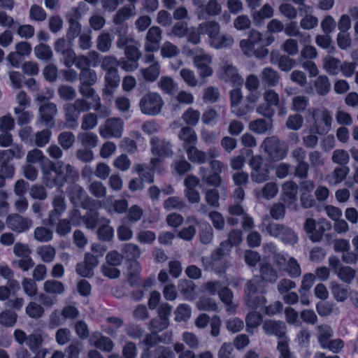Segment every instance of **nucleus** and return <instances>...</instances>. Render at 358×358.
Returning <instances> with one entry per match:
<instances>
[{
	"label": "nucleus",
	"instance_id": "45",
	"mask_svg": "<svg viewBox=\"0 0 358 358\" xmlns=\"http://www.w3.org/2000/svg\"><path fill=\"white\" fill-rule=\"evenodd\" d=\"M199 238L203 244H209L213 238V230L211 225L205 222L199 224Z\"/></svg>",
	"mask_w": 358,
	"mask_h": 358
},
{
	"label": "nucleus",
	"instance_id": "53",
	"mask_svg": "<svg viewBox=\"0 0 358 358\" xmlns=\"http://www.w3.org/2000/svg\"><path fill=\"white\" fill-rule=\"evenodd\" d=\"M78 138L79 141H80L82 145L85 148H94L97 145L98 136L94 133H80L78 134Z\"/></svg>",
	"mask_w": 358,
	"mask_h": 358
},
{
	"label": "nucleus",
	"instance_id": "29",
	"mask_svg": "<svg viewBox=\"0 0 358 358\" xmlns=\"http://www.w3.org/2000/svg\"><path fill=\"white\" fill-rule=\"evenodd\" d=\"M178 138L183 141L185 150L192 145H196L197 142L196 134L190 127H182L178 134Z\"/></svg>",
	"mask_w": 358,
	"mask_h": 358
},
{
	"label": "nucleus",
	"instance_id": "34",
	"mask_svg": "<svg viewBox=\"0 0 358 358\" xmlns=\"http://www.w3.org/2000/svg\"><path fill=\"white\" fill-rule=\"evenodd\" d=\"M34 54L36 58L46 62L50 61L53 57L50 46L43 43L34 47Z\"/></svg>",
	"mask_w": 358,
	"mask_h": 358
},
{
	"label": "nucleus",
	"instance_id": "15",
	"mask_svg": "<svg viewBox=\"0 0 358 358\" xmlns=\"http://www.w3.org/2000/svg\"><path fill=\"white\" fill-rule=\"evenodd\" d=\"M7 226L14 231L21 233L29 230L32 226V221L18 214L8 215L6 219Z\"/></svg>",
	"mask_w": 358,
	"mask_h": 358
},
{
	"label": "nucleus",
	"instance_id": "60",
	"mask_svg": "<svg viewBox=\"0 0 358 358\" xmlns=\"http://www.w3.org/2000/svg\"><path fill=\"white\" fill-rule=\"evenodd\" d=\"M44 290L49 294H61L64 292V285L55 280H48L44 282Z\"/></svg>",
	"mask_w": 358,
	"mask_h": 358
},
{
	"label": "nucleus",
	"instance_id": "43",
	"mask_svg": "<svg viewBox=\"0 0 358 358\" xmlns=\"http://www.w3.org/2000/svg\"><path fill=\"white\" fill-rule=\"evenodd\" d=\"M141 71L146 81L154 82L159 76L160 65L158 62H154L149 67L141 69Z\"/></svg>",
	"mask_w": 358,
	"mask_h": 358
},
{
	"label": "nucleus",
	"instance_id": "44",
	"mask_svg": "<svg viewBox=\"0 0 358 358\" xmlns=\"http://www.w3.org/2000/svg\"><path fill=\"white\" fill-rule=\"evenodd\" d=\"M261 278L263 281L274 283L278 278V273L270 264H265L260 268Z\"/></svg>",
	"mask_w": 358,
	"mask_h": 358
},
{
	"label": "nucleus",
	"instance_id": "54",
	"mask_svg": "<svg viewBox=\"0 0 358 358\" xmlns=\"http://www.w3.org/2000/svg\"><path fill=\"white\" fill-rule=\"evenodd\" d=\"M336 275L341 281L350 285L355 278L356 271L348 266H343L338 271Z\"/></svg>",
	"mask_w": 358,
	"mask_h": 358
},
{
	"label": "nucleus",
	"instance_id": "17",
	"mask_svg": "<svg viewBox=\"0 0 358 358\" xmlns=\"http://www.w3.org/2000/svg\"><path fill=\"white\" fill-rule=\"evenodd\" d=\"M151 151L154 155L159 157H171L173 154L172 145L169 142L161 141L157 136L150 139Z\"/></svg>",
	"mask_w": 358,
	"mask_h": 358
},
{
	"label": "nucleus",
	"instance_id": "50",
	"mask_svg": "<svg viewBox=\"0 0 358 358\" xmlns=\"http://www.w3.org/2000/svg\"><path fill=\"white\" fill-rule=\"evenodd\" d=\"M220 300L227 306L228 312H233L236 306L232 303L233 292L228 287H222L218 292Z\"/></svg>",
	"mask_w": 358,
	"mask_h": 358
},
{
	"label": "nucleus",
	"instance_id": "63",
	"mask_svg": "<svg viewBox=\"0 0 358 358\" xmlns=\"http://www.w3.org/2000/svg\"><path fill=\"white\" fill-rule=\"evenodd\" d=\"M158 84L160 89L166 94H172L177 90V84L171 77L162 76Z\"/></svg>",
	"mask_w": 358,
	"mask_h": 358
},
{
	"label": "nucleus",
	"instance_id": "58",
	"mask_svg": "<svg viewBox=\"0 0 358 358\" xmlns=\"http://www.w3.org/2000/svg\"><path fill=\"white\" fill-rule=\"evenodd\" d=\"M15 31L16 33L21 37L26 39L31 38L34 36L35 29L31 24H23L20 25L19 22H17L13 29H12Z\"/></svg>",
	"mask_w": 358,
	"mask_h": 358
},
{
	"label": "nucleus",
	"instance_id": "39",
	"mask_svg": "<svg viewBox=\"0 0 358 358\" xmlns=\"http://www.w3.org/2000/svg\"><path fill=\"white\" fill-rule=\"evenodd\" d=\"M341 61L333 57H326L323 60V67L330 75L338 74L341 68Z\"/></svg>",
	"mask_w": 358,
	"mask_h": 358
},
{
	"label": "nucleus",
	"instance_id": "21",
	"mask_svg": "<svg viewBox=\"0 0 358 358\" xmlns=\"http://www.w3.org/2000/svg\"><path fill=\"white\" fill-rule=\"evenodd\" d=\"M175 354L173 351L167 347L159 345L154 350L144 348L141 358H174Z\"/></svg>",
	"mask_w": 358,
	"mask_h": 358
},
{
	"label": "nucleus",
	"instance_id": "6",
	"mask_svg": "<svg viewBox=\"0 0 358 358\" xmlns=\"http://www.w3.org/2000/svg\"><path fill=\"white\" fill-rule=\"evenodd\" d=\"M266 231L269 235L279 238L285 243L294 245L298 241L296 233L291 228L283 224L270 222L266 227Z\"/></svg>",
	"mask_w": 358,
	"mask_h": 358
},
{
	"label": "nucleus",
	"instance_id": "26",
	"mask_svg": "<svg viewBox=\"0 0 358 358\" xmlns=\"http://www.w3.org/2000/svg\"><path fill=\"white\" fill-rule=\"evenodd\" d=\"M230 244L227 241H222L219 247L215 248L211 253V260L213 264H222L231 252Z\"/></svg>",
	"mask_w": 358,
	"mask_h": 358
},
{
	"label": "nucleus",
	"instance_id": "55",
	"mask_svg": "<svg viewBox=\"0 0 358 358\" xmlns=\"http://www.w3.org/2000/svg\"><path fill=\"white\" fill-rule=\"evenodd\" d=\"M331 161L338 166H348L350 155L348 152L342 149H337L333 152Z\"/></svg>",
	"mask_w": 358,
	"mask_h": 358
},
{
	"label": "nucleus",
	"instance_id": "62",
	"mask_svg": "<svg viewBox=\"0 0 358 358\" xmlns=\"http://www.w3.org/2000/svg\"><path fill=\"white\" fill-rule=\"evenodd\" d=\"M185 123L191 127H194L199 122L200 118V112L192 108H189L182 116Z\"/></svg>",
	"mask_w": 358,
	"mask_h": 358
},
{
	"label": "nucleus",
	"instance_id": "16",
	"mask_svg": "<svg viewBox=\"0 0 358 358\" xmlns=\"http://www.w3.org/2000/svg\"><path fill=\"white\" fill-rule=\"evenodd\" d=\"M171 311L172 306L167 303H163L159 306L157 313L159 319L152 321V325L156 331H162L169 326V317Z\"/></svg>",
	"mask_w": 358,
	"mask_h": 358
},
{
	"label": "nucleus",
	"instance_id": "41",
	"mask_svg": "<svg viewBox=\"0 0 358 358\" xmlns=\"http://www.w3.org/2000/svg\"><path fill=\"white\" fill-rule=\"evenodd\" d=\"M136 172L143 182L152 183L154 182L155 171L145 164H137L135 168Z\"/></svg>",
	"mask_w": 358,
	"mask_h": 358
},
{
	"label": "nucleus",
	"instance_id": "30",
	"mask_svg": "<svg viewBox=\"0 0 358 358\" xmlns=\"http://www.w3.org/2000/svg\"><path fill=\"white\" fill-rule=\"evenodd\" d=\"M298 189V185L292 180L285 182L282 185L284 201L290 204L294 203L297 199L296 194Z\"/></svg>",
	"mask_w": 358,
	"mask_h": 358
},
{
	"label": "nucleus",
	"instance_id": "52",
	"mask_svg": "<svg viewBox=\"0 0 358 358\" xmlns=\"http://www.w3.org/2000/svg\"><path fill=\"white\" fill-rule=\"evenodd\" d=\"M112 38L109 33L101 32L96 38V48L102 52H108L111 47Z\"/></svg>",
	"mask_w": 358,
	"mask_h": 358
},
{
	"label": "nucleus",
	"instance_id": "35",
	"mask_svg": "<svg viewBox=\"0 0 358 358\" xmlns=\"http://www.w3.org/2000/svg\"><path fill=\"white\" fill-rule=\"evenodd\" d=\"M143 209L138 205H133L127 210V214L122 218V223H136L143 216Z\"/></svg>",
	"mask_w": 358,
	"mask_h": 358
},
{
	"label": "nucleus",
	"instance_id": "38",
	"mask_svg": "<svg viewBox=\"0 0 358 358\" xmlns=\"http://www.w3.org/2000/svg\"><path fill=\"white\" fill-rule=\"evenodd\" d=\"M57 163L62 164H59L61 166V171H59V174L64 178V185L69 180L75 181L78 179V173L73 166L70 164H64L62 161H58Z\"/></svg>",
	"mask_w": 358,
	"mask_h": 358
},
{
	"label": "nucleus",
	"instance_id": "23",
	"mask_svg": "<svg viewBox=\"0 0 358 358\" xmlns=\"http://www.w3.org/2000/svg\"><path fill=\"white\" fill-rule=\"evenodd\" d=\"M127 281L130 286H140L141 283L140 273L141 266L138 261L127 262Z\"/></svg>",
	"mask_w": 358,
	"mask_h": 358
},
{
	"label": "nucleus",
	"instance_id": "36",
	"mask_svg": "<svg viewBox=\"0 0 358 358\" xmlns=\"http://www.w3.org/2000/svg\"><path fill=\"white\" fill-rule=\"evenodd\" d=\"M317 94L320 96L327 95L331 89V83L327 76L322 75L317 78L314 82Z\"/></svg>",
	"mask_w": 358,
	"mask_h": 358
},
{
	"label": "nucleus",
	"instance_id": "24",
	"mask_svg": "<svg viewBox=\"0 0 358 358\" xmlns=\"http://www.w3.org/2000/svg\"><path fill=\"white\" fill-rule=\"evenodd\" d=\"M350 171L349 166H337L331 173L327 175L326 180L331 185H336L345 180Z\"/></svg>",
	"mask_w": 358,
	"mask_h": 358
},
{
	"label": "nucleus",
	"instance_id": "10",
	"mask_svg": "<svg viewBox=\"0 0 358 358\" xmlns=\"http://www.w3.org/2000/svg\"><path fill=\"white\" fill-rule=\"evenodd\" d=\"M123 130V122L120 118H110L106 122L104 128L99 127L100 135L106 138H120Z\"/></svg>",
	"mask_w": 358,
	"mask_h": 358
},
{
	"label": "nucleus",
	"instance_id": "1",
	"mask_svg": "<svg viewBox=\"0 0 358 358\" xmlns=\"http://www.w3.org/2000/svg\"><path fill=\"white\" fill-rule=\"evenodd\" d=\"M308 112L312 116L314 122L310 127V131L311 134L304 136L303 141L306 148H314L318 143V138L315 134L325 135L327 134L331 129L333 119L328 110H323L321 115V120L324 124V126H321L318 120L315 119L317 110L312 108L309 109Z\"/></svg>",
	"mask_w": 358,
	"mask_h": 358
},
{
	"label": "nucleus",
	"instance_id": "47",
	"mask_svg": "<svg viewBox=\"0 0 358 358\" xmlns=\"http://www.w3.org/2000/svg\"><path fill=\"white\" fill-rule=\"evenodd\" d=\"M200 29H201V33L208 35L209 41L220 34V25L214 21L200 24Z\"/></svg>",
	"mask_w": 358,
	"mask_h": 358
},
{
	"label": "nucleus",
	"instance_id": "28",
	"mask_svg": "<svg viewBox=\"0 0 358 358\" xmlns=\"http://www.w3.org/2000/svg\"><path fill=\"white\" fill-rule=\"evenodd\" d=\"M120 83V76L118 74V70L106 72L104 93L109 95L112 94L113 90L119 86Z\"/></svg>",
	"mask_w": 358,
	"mask_h": 358
},
{
	"label": "nucleus",
	"instance_id": "27",
	"mask_svg": "<svg viewBox=\"0 0 358 358\" xmlns=\"http://www.w3.org/2000/svg\"><path fill=\"white\" fill-rule=\"evenodd\" d=\"M123 259L128 262L137 261L141 255L140 248L134 243H124L120 248Z\"/></svg>",
	"mask_w": 358,
	"mask_h": 358
},
{
	"label": "nucleus",
	"instance_id": "13",
	"mask_svg": "<svg viewBox=\"0 0 358 358\" xmlns=\"http://www.w3.org/2000/svg\"><path fill=\"white\" fill-rule=\"evenodd\" d=\"M196 8L199 19L215 17L222 12V6L217 0H209L207 3L203 2L202 6H197Z\"/></svg>",
	"mask_w": 358,
	"mask_h": 358
},
{
	"label": "nucleus",
	"instance_id": "22",
	"mask_svg": "<svg viewBox=\"0 0 358 358\" xmlns=\"http://www.w3.org/2000/svg\"><path fill=\"white\" fill-rule=\"evenodd\" d=\"M90 342L94 345L104 352L112 351L114 344L112 340L107 336L101 335L99 331H95L90 337Z\"/></svg>",
	"mask_w": 358,
	"mask_h": 358
},
{
	"label": "nucleus",
	"instance_id": "14",
	"mask_svg": "<svg viewBox=\"0 0 358 358\" xmlns=\"http://www.w3.org/2000/svg\"><path fill=\"white\" fill-rule=\"evenodd\" d=\"M162 40V29L159 27H150L146 34L145 48L148 52H154L159 50Z\"/></svg>",
	"mask_w": 358,
	"mask_h": 358
},
{
	"label": "nucleus",
	"instance_id": "48",
	"mask_svg": "<svg viewBox=\"0 0 358 358\" xmlns=\"http://www.w3.org/2000/svg\"><path fill=\"white\" fill-rule=\"evenodd\" d=\"M17 315L11 310H5L0 313V324L5 327H13L15 325Z\"/></svg>",
	"mask_w": 358,
	"mask_h": 358
},
{
	"label": "nucleus",
	"instance_id": "42",
	"mask_svg": "<svg viewBox=\"0 0 358 358\" xmlns=\"http://www.w3.org/2000/svg\"><path fill=\"white\" fill-rule=\"evenodd\" d=\"M57 92L59 97L64 101H71L76 97V89L68 85H60Z\"/></svg>",
	"mask_w": 358,
	"mask_h": 358
},
{
	"label": "nucleus",
	"instance_id": "7",
	"mask_svg": "<svg viewBox=\"0 0 358 358\" xmlns=\"http://www.w3.org/2000/svg\"><path fill=\"white\" fill-rule=\"evenodd\" d=\"M259 281L256 276L248 281L245 287V301L252 308H257L266 303V299L262 294L256 295L259 292Z\"/></svg>",
	"mask_w": 358,
	"mask_h": 358
},
{
	"label": "nucleus",
	"instance_id": "31",
	"mask_svg": "<svg viewBox=\"0 0 358 358\" xmlns=\"http://www.w3.org/2000/svg\"><path fill=\"white\" fill-rule=\"evenodd\" d=\"M261 78L262 83L268 87L277 85L280 80V75L278 71L271 67L264 68L262 72Z\"/></svg>",
	"mask_w": 358,
	"mask_h": 358
},
{
	"label": "nucleus",
	"instance_id": "49",
	"mask_svg": "<svg viewBox=\"0 0 358 358\" xmlns=\"http://www.w3.org/2000/svg\"><path fill=\"white\" fill-rule=\"evenodd\" d=\"M110 221L108 220L106 224L99 227L96 234L99 240L101 241H110L114 237V229L108 224Z\"/></svg>",
	"mask_w": 358,
	"mask_h": 358
},
{
	"label": "nucleus",
	"instance_id": "9",
	"mask_svg": "<svg viewBox=\"0 0 358 358\" xmlns=\"http://www.w3.org/2000/svg\"><path fill=\"white\" fill-rule=\"evenodd\" d=\"M262 34L255 30H251L247 39L240 41V47L245 55H255L256 50L261 46Z\"/></svg>",
	"mask_w": 358,
	"mask_h": 358
},
{
	"label": "nucleus",
	"instance_id": "40",
	"mask_svg": "<svg viewBox=\"0 0 358 358\" xmlns=\"http://www.w3.org/2000/svg\"><path fill=\"white\" fill-rule=\"evenodd\" d=\"M196 285L191 280H180L178 289L180 293L187 299H192L195 294Z\"/></svg>",
	"mask_w": 358,
	"mask_h": 358
},
{
	"label": "nucleus",
	"instance_id": "11",
	"mask_svg": "<svg viewBox=\"0 0 358 358\" xmlns=\"http://www.w3.org/2000/svg\"><path fill=\"white\" fill-rule=\"evenodd\" d=\"M57 113V105L52 102H47L39 107V119L41 123L47 127L53 128L55 125L54 118Z\"/></svg>",
	"mask_w": 358,
	"mask_h": 358
},
{
	"label": "nucleus",
	"instance_id": "18",
	"mask_svg": "<svg viewBox=\"0 0 358 358\" xmlns=\"http://www.w3.org/2000/svg\"><path fill=\"white\" fill-rule=\"evenodd\" d=\"M53 210L49 214L48 224L51 226L56 224L62 214L66 210V206L64 197L62 195H57L52 201Z\"/></svg>",
	"mask_w": 358,
	"mask_h": 358
},
{
	"label": "nucleus",
	"instance_id": "20",
	"mask_svg": "<svg viewBox=\"0 0 358 358\" xmlns=\"http://www.w3.org/2000/svg\"><path fill=\"white\" fill-rule=\"evenodd\" d=\"M185 151L188 159L193 163L204 164L215 157L211 152H205L198 150L195 145L187 147Z\"/></svg>",
	"mask_w": 358,
	"mask_h": 358
},
{
	"label": "nucleus",
	"instance_id": "19",
	"mask_svg": "<svg viewBox=\"0 0 358 358\" xmlns=\"http://www.w3.org/2000/svg\"><path fill=\"white\" fill-rule=\"evenodd\" d=\"M221 78L225 82L231 83L234 87H241L243 84V78L239 75L237 69L231 64H226L223 66Z\"/></svg>",
	"mask_w": 358,
	"mask_h": 358
},
{
	"label": "nucleus",
	"instance_id": "5",
	"mask_svg": "<svg viewBox=\"0 0 358 358\" xmlns=\"http://www.w3.org/2000/svg\"><path fill=\"white\" fill-rule=\"evenodd\" d=\"M164 102L161 96L155 92L145 94L140 101L141 112L148 115L155 116L161 112Z\"/></svg>",
	"mask_w": 358,
	"mask_h": 358
},
{
	"label": "nucleus",
	"instance_id": "61",
	"mask_svg": "<svg viewBox=\"0 0 358 358\" xmlns=\"http://www.w3.org/2000/svg\"><path fill=\"white\" fill-rule=\"evenodd\" d=\"M25 312L29 317L38 319L43 315L45 310L41 305L31 301L26 306Z\"/></svg>",
	"mask_w": 358,
	"mask_h": 358
},
{
	"label": "nucleus",
	"instance_id": "32",
	"mask_svg": "<svg viewBox=\"0 0 358 358\" xmlns=\"http://www.w3.org/2000/svg\"><path fill=\"white\" fill-rule=\"evenodd\" d=\"M330 288L331 294L336 301L343 302L348 299L349 295V288L348 286H343L337 282L333 281L331 283Z\"/></svg>",
	"mask_w": 358,
	"mask_h": 358
},
{
	"label": "nucleus",
	"instance_id": "57",
	"mask_svg": "<svg viewBox=\"0 0 358 358\" xmlns=\"http://www.w3.org/2000/svg\"><path fill=\"white\" fill-rule=\"evenodd\" d=\"M275 41V38L271 34L264 36L262 35L261 46L256 50V57L259 59L264 58L268 54V50L266 46L270 45Z\"/></svg>",
	"mask_w": 358,
	"mask_h": 358
},
{
	"label": "nucleus",
	"instance_id": "12",
	"mask_svg": "<svg viewBox=\"0 0 358 358\" xmlns=\"http://www.w3.org/2000/svg\"><path fill=\"white\" fill-rule=\"evenodd\" d=\"M73 46L70 45L69 41H66L64 38H58L54 44L55 50L62 55L64 64L67 67L73 65L75 52L72 48Z\"/></svg>",
	"mask_w": 358,
	"mask_h": 358
},
{
	"label": "nucleus",
	"instance_id": "37",
	"mask_svg": "<svg viewBox=\"0 0 358 358\" xmlns=\"http://www.w3.org/2000/svg\"><path fill=\"white\" fill-rule=\"evenodd\" d=\"M25 155V152L22 146L15 145L10 149L0 150V156L1 158H6L7 160H12L15 158L17 159H22Z\"/></svg>",
	"mask_w": 358,
	"mask_h": 358
},
{
	"label": "nucleus",
	"instance_id": "8",
	"mask_svg": "<svg viewBox=\"0 0 358 358\" xmlns=\"http://www.w3.org/2000/svg\"><path fill=\"white\" fill-rule=\"evenodd\" d=\"M262 329L266 335L275 336L279 341L289 339L287 336V326L283 321L267 319L263 322Z\"/></svg>",
	"mask_w": 358,
	"mask_h": 358
},
{
	"label": "nucleus",
	"instance_id": "59",
	"mask_svg": "<svg viewBox=\"0 0 358 358\" xmlns=\"http://www.w3.org/2000/svg\"><path fill=\"white\" fill-rule=\"evenodd\" d=\"M94 208H87L88 211L85 215L83 221L86 227L90 229H95L99 222V213Z\"/></svg>",
	"mask_w": 358,
	"mask_h": 358
},
{
	"label": "nucleus",
	"instance_id": "25",
	"mask_svg": "<svg viewBox=\"0 0 358 358\" xmlns=\"http://www.w3.org/2000/svg\"><path fill=\"white\" fill-rule=\"evenodd\" d=\"M65 115V126L69 129H74L78 127V120L80 113L73 103H66L64 106Z\"/></svg>",
	"mask_w": 358,
	"mask_h": 358
},
{
	"label": "nucleus",
	"instance_id": "2",
	"mask_svg": "<svg viewBox=\"0 0 358 358\" xmlns=\"http://www.w3.org/2000/svg\"><path fill=\"white\" fill-rule=\"evenodd\" d=\"M61 163L53 162L50 159H45L41 168L43 173V182L49 188L54 187H61L64 186V178L59 174L61 171Z\"/></svg>",
	"mask_w": 358,
	"mask_h": 358
},
{
	"label": "nucleus",
	"instance_id": "4",
	"mask_svg": "<svg viewBox=\"0 0 358 358\" xmlns=\"http://www.w3.org/2000/svg\"><path fill=\"white\" fill-rule=\"evenodd\" d=\"M68 194L71 202L75 205H80L83 208H96L99 202L87 196L85 189L77 184L68 188Z\"/></svg>",
	"mask_w": 358,
	"mask_h": 358
},
{
	"label": "nucleus",
	"instance_id": "51",
	"mask_svg": "<svg viewBox=\"0 0 358 358\" xmlns=\"http://www.w3.org/2000/svg\"><path fill=\"white\" fill-rule=\"evenodd\" d=\"M200 175L202 180L208 185L213 187H219L222 182V179L218 173H207V171L203 168H200Z\"/></svg>",
	"mask_w": 358,
	"mask_h": 358
},
{
	"label": "nucleus",
	"instance_id": "64",
	"mask_svg": "<svg viewBox=\"0 0 358 358\" xmlns=\"http://www.w3.org/2000/svg\"><path fill=\"white\" fill-rule=\"evenodd\" d=\"M97 76L95 71L90 69H83L79 75L80 83L83 85H93L96 82Z\"/></svg>",
	"mask_w": 358,
	"mask_h": 358
},
{
	"label": "nucleus",
	"instance_id": "46",
	"mask_svg": "<svg viewBox=\"0 0 358 358\" xmlns=\"http://www.w3.org/2000/svg\"><path fill=\"white\" fill-rule=\"evenodd\" d=\"M233 38L229 35H220V34L210 41V45L216 49L227 48L232 45Z\"/></svg>",
	"mask_w": 358,
	"mask_h": 358
},
{
	"label": "nucleus",
	"instance_id": "3",
	"mask_svg": "<svg viewBox=\"0 0 358 358\" xmlns=\"http://www.w3.org/2000/svg\"><path fill=\"white\" fill-rule=\"evenodd\" d=\"M263 145L264 151L271 161L282 160L287 155L288 145L277 136H273L266 138L263 142Z\"/></svg>",
	"mask_w": 358,
	"mask_h": 358
},
{
	"label": "nucleus",
	"instance_id": "33",
	"mask_svg": "<svg viewBox=\"0 0 358 358\" xmlns=\"http://www.w3.org/2000/svg\"><path fill=\"white\" fill-rule=\"evenodd\" d=\"M272 123L273 120L259 118L250 123V129L257 134H262L271 129Z\"/></svg>",
	"mask_w": 358,
	"mask_h": 358
},
{
	"label": "nucleus",
	"instance_id": "56",
	"mask_svg": "<svg viewBox=\"0 0 358 358\" xmlns=\"http://www.w3.org/2000/svg\"><path fill=\"white\" fill-rule=\"evenodd\" d=\"M135 8L131 6H125L121 8L113 17V22L115 24H122L123 22L129 19L133 13Z\"/></svg>",
	"mask_w": 358,
	"mask_h": 358
}]
</instances>
